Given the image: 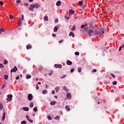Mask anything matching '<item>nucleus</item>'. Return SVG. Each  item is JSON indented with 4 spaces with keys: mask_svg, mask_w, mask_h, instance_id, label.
Returning a JSON list of instances; mask_svg holds the SVG:
<instances>
[{
    "mask_svg": "<svg viewBox=\"0 0 124 124\" xmlns=\"http://www.w3.org/2000/svg\"><path fill=\"white\" fill-rule=\"evenodd\" d=\"M30 2H32L33 1V0H29Z\"/></svg>",
    "mask_w": 124,
    "mask_h": 124,
    "instance_id": "obj_62",
    "label": "nucleus"
},
{
    "mask_svg": "<svg viewBox=\"0 0 124 124\" xmlns=\"http://www.w3.org/2000/svg\"><path fill=\"white\" fill-rule=\"evenodd\" d=\"M0 31H5V29H3L2 28H0Z\"/></svg>",
    "mask_w": 124,
    "mask_h": 124,
    "instance_id": "obj_33",
    "label": "nucleus"
},
{
    "mask_svg": "<svg viewBox=\"0 0 124 124\" xmlns=\"http://www.w3.org/2000/svg\"><path fill=\"white\" fill-rule=\"evenodd\" d=\"M62 42H63V40H60L59 42V43H62Z\"/></svg>",
    "mask_w": 124,
    "mask_h": 124,
    "instance_id": "obj_54",
    "label": "nucleus"
},
{
    "mask_svg": "<svg viewBox=\"0 0 124 124\" xmlns=\"http://www.w3.org/2000/svg\"><path fill=\"white\" fill-rule=\"evenodd\" d=\"M97 71V69H93L92 70V72H96Z\"/></svg>",
    "mask_w": 124,
    "mask_h": 124,
    "instance_id": "obj_34",
    "label": "nucleus"
},
{
    "mask_svg": "<svg viewBox=\"0 0 124 124\" xmlns=\"http://www.w3.org/2000/svg\"><path fill=\"white\" fill-rule=\"evenodd\" d=\"M7 62H7V61L4 60V64H6L7 63Z\"/></svg>",
    "mask_w": 124,
    "mask_h": 124,
    "instance_id": "obj_45",
    "label": "nucleus"
},
{
    "mask_svg": "<svg viewBox=\"0 0 124 124\" xmlns=\"http://www.w3.org/2000/svg\"><path fill=\"white\" fill-rule=\"evenodd\" d=\"M16 2L17 3H20L21 2V0H16Z\"/></svg>",
    "mask_w": 124,
    "mask_h": 124,
    "instance_id": "obj_44",
    "label": "nucleus"
},
{
    "mask_svg": "<svg viewBox=\"0 0 124 124\" xmlns=\"http://www.w3.org/2000/svg\"><path fill=\"white\" fill-rule=\"evenodd\" d=\"M69 13L71 15H73V14L75 13V11H73V10H70Z\"/></svg>",
    "mask_w": 124,
    "mask_h": 124,
    "instance_id": "obj_10",
    "label": "nucleus"
},
{
    "mask_svg": "<svg viewBox=\"0 0 124 124\" xmlns=\"http://www.w3.org/2000/svg\"><path fill=\"white\" fill-rule=\"evenodd\" d=\"M47 119H48V121L52 120V117H51V116H47Z\"/></svg>",
    "mask_w": 124,
    "mask_h": 124,
    "instance_id": "obj_30",
    "label": "nucleus"
},
{
    "mask_svg": "<svg viewBox=\"0 0 124 124\" xmlns=\"http://www.w3.org/2000/svg\"><path fill=\"white\" fill-rule=\"evenodd\" d=\"M67 98H68V99H71V94L70 93H67Z\"/></svg>",
    "mask_w": 124,
    "mask_h": 124,
    "instance_id": "obj_7",
    "label": "nucleus"
},
{
    "mask_svg": "<svg viewBox=\"0 0 124 124\" xmlns=\"http://www.w3.org/2000/svg\"><path fill=\"white\" fill-rule=\"evenodd\" d=\"M56 34H52V36L53 37H56Z\"/></svg>",
    "mask_w": 124,
    "mask_h": 124,
    "instance_id": "obj_59",
    "label": "nucleus"
},
{
    "mask_svg": "<svg viewBox=\"0 0 124 124\" xmlns=\"http://www.w3.org/2000/svg\"><path fill=\"white\" fill-rule=\"evenodd\" d=\"M65 109L66 111H70V108L67 106H66Z\"/></svg>",
    "mask_w": 124,
    "mask_h": 124,
    "instance_id": "obj_20",
    "label": "nucleus"
},
{
    "mask_svg": "<svg viewBox=\"0 0 124 124\" xmlns=\"http://www.w3.org/2000/svg\"><path fill=\"white\" fill-rule=\"evenodd\" d=\"M51 93L52 94H55V91L52 90Z\"/></svg>",
    "mask_w": 124,
    "mask_h": 124,
    "instance_id": "obj_57",
    "label": "nucleus"
},
{
    "mask_svg": "<svg viewBox=\"0 0 124 124\" xmlns=\"http://www.w3.org/2000/svg\"><path fill=\"white\" fill-rule=\"evenodd\" d=\"M33 110V111H34V112H37V107L34 108Z\"/></svg>",
    "mask_w": 124,
    "mask_h": 124,
    "instance_id": "obj_26",
    "label": "nucleus"
},
{
    "mask_svg": "<svg viewBox=\"0 0 124 124\" xmlns=\"http://www.w3.org/2000/svg\"><path fill=\"white\" fill-rule=\"evenodd\" d=\"M121 47H122V48H124V45H122Z\"/></svg>",
    "mask_w": 124,
    "mask_h": 124,
    "instance_id": "obj_63",
    "label": "nucleus"
},
{
    "mask_svg": "<svg viewBox=\"0 0 124 124\" xmlns=\"http://www.w3.org/2000/svg\"><path fill=\"white\" fill-rule=\"evenodd\" d=\"M4 67V66H3V65L2 64H0V67L1 68H2V67Z\"/></svg>",
    "mask_w": 124,
    "mask_h": 124,
    "instance_id": "obj_51",
    "label": "nucleus"
},
{
    "mask_svg": "<svg viewBox=\"0 0 124 124\" xmlns=\"http://www.w3.org/2000/svg\"><path fill=\"white\" fill-rule=\"evenodd\" d=\"M63 90H64V91H65V92H68V89H67V88H66V86H64L63 87Z\"/></svg>",
    "mask_w": 124,
    "mask_h": 124,
    "instance_id": "obj_15",
    "label": "nucleus"
},
{
    "mask_svg": "<svg viewBox=\"0 0 124 124\" xmlns=\"http://www.w3.org/2000/svg\"><path fill=\"white\" fill-rule=\"evenodd\" d=\"M4 79H5V80H7V79H8V76L6 75H4Z\"/></svg>",
    "mask_w": 124,
    "mask_h": 124,
    "instance_id": "obj_24",
    "label": "nucleus"
},
{
    "mask_svg": "<svg viewBox=\"0 0 124 124\" xmlns=\"http://www.w3.org/2000/svg\"><path fill=\"white\" fill-rule=\"evenodd\" d=\"M117 84V81H114L113 82V85H116Z\"/></svg>",
    "mask_w": 124,
    "mask_h": 124,
    "instance_id": "obj_47",
    "label": "nucleus"
},
{
    "mask_svg": "<svg viewBox=\"0 0 124 124\" xmlns=\"http://www.w3.org/2000/svg\"><path fill=\"white\" fill-rule=\"evenodd\" d=\"M3 107V106L2 105V104H0V110H2V108Z\"/></svg>",
    "mask_w": 124,
    "mask_h": 124,
    "instance_id": "obj_27",
    "label": "nucleus"
},
{
    "mask_svg": "<svg viewBox=\"0 0 124 124\" xmlns=\"http://www.w3.org/2000/svg\"><path fill=\"white\" fill-rule=\"evenodd\" d=\"M7 98L6 99V100L9 101V100H12V98L13 97V95L12 94H8L7 95Z\"/></svg>",
    "mask_w": 124,
    "mask_h": 124,
    "instance_id": "obj_2",
    "label": "nucleus"
},
{
    "mask_svg": "<svg viewBox=\"0 0 124 124\" xmlns=\"http://www.w3.org/2000/svg\"><path fill=\"white\" fill-rule=\"evenodd\" d=\"M86 25H82L81 26V28L83 29V28H85V27H86Z\"/></svg>",
    "mask_w": 124,
    "mask_h": 124,
    "instance_id": "obj_58",
    "label": "nucleus"
},
{
    "mask_svg": "<svg viewBox=\"0 0 124 124\" xmlns=\"http://www.w3.org/2000/svg\"><path fill=\"white\" fill-rule=\"evenodd\" d=\"M30 78H31V76L28 75L26 76V79H30Z\"/></svg>",
    "mask_w": 124,
    "mask_h": 124,
    "instance_id": "obj_22",
    "label": "nucleus"
},
{
    "mask_svg": "<svg viewBox=\"0 0 124 124\" xmlns=\"http://www.w3.org/2000/svg\"><path fill=\"white\" fill-rule=\"evenodd\" d=\"M23 109L24 110V111H26L27 112H28V111L30 110V108H29L28 107H24L23 108Z\"/></svg>",
    "mask_w": 124,
    "mask_h": 124,
    "instance_id": "obj_14",
    "label": "nucleus"
},
{
    "mask_svg": "<svg viewBox=\"0 0 124 124\" xmlns=\"http://www.w3.org/2000/svg\"><path fill=\"white\" fill-rule=\"evenodd\" d=\"M65 77H66V75L63 76L61 77V79H63V78H65Z\"/></svg>",
    "mask_w": 124,
    "mask_h": 124,
    "instance_id": "obj_40",
    "label": "nucleus"
},
{
    "mask_svg": "<svg viewBox=\"0 0 124 124\" xmlns=\"http://www.w3.org/2000/svg\"><path fill=\"white\" fill-rule=\"evenodd\" d=\"M26 119H27V120L29 121L30 120V116H29V115H26Z\"/></svg>",
    "mask_w": 124,
    "mask_h": 124,
    "instance_id": "obj_36",
    "label": "nucleus"
},
{
    "mask_svg": "<svg viewBox=\"0 0 124 124\" xmlns=\"http://www.w3.org/2000/svg\"><path fill=\"white\" fill-rule=\"evenodd\" d=\"M100 33H102L101 31H100V32H97L96 31V29H95L94 27H93V29L89 30L88 31V34L89 36H92L93 35H99V34H100Z\"/></svg>",
    "mask_w": 124,
    "mask_h": 124,
    "instance_id": "obj_1",
    "label": "nucleus"
},
{
    "mask_svg": "<svg viewBox=\"0 0 124 124\" xmlns=\"http://www.w3.org/2000/svg\"><path fill=\"white\" fill-rule=\"evenodd\" d=\"M32 98H33V97L32 96V94H29L28 95V99L31 101V100H32Z\"/></svg>",
    "mask_w": 124,
    "mask_h": 124,
    "instance_id": "obj_3",
    "label": "nucleus"
},
{
    "mask_svg": "<svg viewBox=\"0 0 124 124\" xmlns=\"http://www.w3.org/2000/svg\"><path fill=\"white\" fill-rule=\"evenodd\" d=\"M5 115H6V113L5 112H4L3 113V116L2 117V121H4L5 120Z\"/></svg>",
    "mask_w": 124,
    "mask_h": 124,
    "instance_id": "obj_11",
    "label": "nucleus"
},
{
    "mask_svg": "<svg viewBox=\"0 0 124 124\" xmlns=\"http://www.w3.org/2000/svg\"><path fill=\"white\" fill-rule=\"evenodd\" d=\"M24 20V15H21V21Z\"/></svg>",
    "mask_w": 124,
    "mask_h": 124,
    "instance_id": "obj_43",
    "label": "nucleus"
},
{
    "mask_svg": "<svg viewBox=\"0 0 124 124\" xmlns=\"http://www.w3.org/2000/svg\"><path fill=\"white\" fill-rule=\"evenodd\" d=\"M21 124H27V122H26L25 121H23L22 122H21Z\"/></svg>",
    "mask_w": 124,
    "mask_h": 124,
    "instance_id": "obj_31",
    "label": "nucleus"
},
{
    "mask_svg": "<svg viewBox=\"0 0 124 124\" xmlns=\"http://www.w3.org/2000/svg\"><path fill=\"white\" fill-rule=\"evenodd\" d=\"M110 75H111V76H112L113 78H115V77H116L115 75H113V74H110Z\"/></svg>",
    "mask_w": 124,
    "mask_h": 124,
    "instance_id": "obj_42",
    "label": "nucleus"
},
{
    "mask_svg": "<svg viewBox=\"0 0 124 124\" xmlns=\"http://www.w3.org/2000/svg\"><path fill=\"white\" fill-rule=\"evenodd\" d=\"M50 104V105H55V104H56V101H51Z\"/></svg>",
    "mask_w": 124,
    "mask_h": 124,
    "instance_id": "obj_19",
    "label": "nucleus"
},
{
    "mask_svg": "<svg viewBox=\"0 0 124 124\" xmlns=\"http://www.w3.org/2000/svg\"><path fill=\"white\" fill-rule=\"evenodd\" d=\"M54 66L55 67H56V68H62V64H54Z\"/></svg>",
    "mask_w": 124,
    "mask_h": 124,
    "instance_id": "obj_5",
    "label": "nucleus"
},
{
    "mask_svg": "<svg viewBox=\"0 0 124 124\" xmlns=\"http://www.w3.org/2000/svg\"><path fill=\"white\" fill-rule=\"evenodd\" d=\"M36 90H39V87H38V85H36Z\"/></svg>",
    "mask_w": 124,
    "mask_h": 124,
    "instance_id": "obj_49",
    "label": "nucleus"
},
{
    "mask_svg": "<svg viewBox=\"0 0 124 124\" xmlns=\"http://www.w3.org/2000/svg\"><path fill=\"white\" fill-rule=\"evenodd\" d=\"M75 54L76 55V56H79V53L78 52H75Z\"/></svg>",
    "mask_w": 124,
    "mask_h": 124,
    "instance_id": "obj_32",
    "label": "nucleus"
},
{
    "mask_svg": "<svg viewBox=\"0 0 124 124\" xmlns=\"http://www.w3.org/2000/svg\"><path fill=\"white\" fill-rule=\"evenodd\" d=\"M0 5H3V2L0 1Z\"/></svg>",
    "mask_w": 124,
    "mask_h": 124,
    "instance_id": "obj_48",
    "label": "nucleus"
},
{
    "mask_svg": "<svg viewBox=\"0 0 124 124\" xmlns=\"http://www.w3.org/2000/svg\"><path fill=\"white\" fill-rule=\"evenodd\" d=\"M55 120H60V116H57V117H55Z\"/></svg>",
    "mask_w": 124,
    "mask_h": 124,
    "instance_id": "obj_29",
    "label": "nucleus"
},
{
    "mask_svg": "<svg viewBox=\"0 0 124 124\" xmlns=\"http://www.w3.org/2000/svg\"><path fill=\"white\" fill-rule=\"evenodd\" d=\"M44 21H48V16H46L44 18Z\"/></svg>",
    "mask_w": 124,
    "mask_h": 124,
    "instance_id": "obj_23",
    "label": "nucleus"
},
{
    "mask_svg": "<svg viewBox=\"0 0 124 124\" xmlns=\"http://www.w3.org/2000/svg\"><path fill=\"white\" fill-rule=\"evenodd\" d=\"M72 36V37H74L75 35H74V33H73V32H70L69 33V36Z\"/></svg>",
    "mask_w": 124,
    "mask_h": 124,
    "instance_id": "obj_17",
    "label": "nucleus"
},
{
    "mask_svg": "<svg viewBox=\"0 0 124 124\" xmlns=\"http://www.w3.org/2000/svg\"><path fill=\"white\" fill-rule=\"evenodd\" d=\"M55 23H58V22H59V19L58 18L55 19Z\"/></svg>",
    "mask_w": 124,
    "mask_h": 124,
    "instance_id": "obj_46",
    "label": "nucleus"
},
{
    "mask_svg": "<svg viewBox=\"0 0 124 124\" xmlns=\"http://www.w3.org/2000/svg\"><path fill=\"white\" fill-rule=\"evenodd\" d=\"M66 62H67V65H72V62L69 60H67Z\"/></svg>",
    "mask_w": 124,
    "mask_h": 124,
    "instance_id": "obj_8",
    "label": "nucleus"
},
{
    "mask_svg": "<svg viewBox=\"0 0 124 124\" xmlns=\"http://www.w3.org/2000/svg\"><path fill=\"white\" fill-rule=\"evenodd\" d=\"M81 70H82V68H81V67L78 68V72H81Z\"/></svg>",
    "mask_w": 124,
    "mask_h": 124,
    "instance_id": "obj_35",
    "label": "nucleus"
},
{
    "mask_svg": "<svg viewBox=\"0 0 124 124\" xmlns=\"http://www.w3.org/2000/svg\"><path fill=\"white\" fill-rule=\"evenodd\" d=\"M62 3V2L61 1L59 0L56 3L57 6H60L61 4Z\"/></svg>",
    "mask_w": 124,
    "mask_h": 124,
    "instance_id": "obj_12",
    "label": "nucleus"
},
{
    "mask_svg": "<svg viewBox=\"0 0 124 124\" xmlns=\"http://www.w3.org/2000/svg\"><path fill=\"white\" fill-rule=\"evenodd\" d=\"M13 17H14L13 16H12L11 15L10 16V19H12L13 18Z\"/></svg>",
    "mask_w": 124,
    "mask_h": 124,
    "instance_id": "obj_56",
    "label": "nucleus"
},
{
    "mask_svg": "<svg viewBox=\"0 0 124 124\" xmlns=\"http://www.w3.org/2000/svg\"><path fill=\"white\" fill-rule=\"evenodd\" d=\"M119 52H121V51H122V46H120L119 48Z\"/></svg>",
    "mask_w": 124,
    "mask_h": 124,
    "instance_id": "obj_55",
    "label": "nucleus"
},
{
    "mask_svg": "<svg viewBox=\"0 0 124 124\" xmlns=\"http://www.w3.org/2000/svg\"><path fill=\"white\" fill-rule=\"evenodd\" d=\"M55 90L56 93H59V91H60V88H59V87H55Z\"/></svg>",
    "mask_w": 124,
    "mask_h": 124,
    "instance_id": "obj_16",
    "label": "nucleus"
},
{
    "mask_svg": "<svg viewBox=\"0 0 124 124\" xmlns=\"http://www.w3.org/2000/svg\"><path fill=\"white\" fill-rule=\"evenodd\" d=\"M5 87V84H3L1 89H4V88Z\"/></svg>",
    "mask_w": 124,
    "mask_h": 124,
    "instance_id": "obj_52",
    "label": "nucleus"
},
{
    "mask_svg": "<svg viewBox=\"0 0 124 124\" xmlns=\"http://www.w3.org/2000/svg\"><path fill=\"white\" fill-rule=\"evenodd\" d=\"M53 31L54 32H57V31H58V28H57V27H54Z\"/></svg>",
    "mask_w": 124,
    "mask_h": 124,
    "instance_id": "obj_21",
    "label": "nucleus"
},
{
    "mask_svg": "<svg viewBox=\"0 0 124 124\" xmlns=\"http://www.w3.org/2000/svg\"><path fill=\"white\" fill-rule=\"evenodd\" d=\"M54 97L56 98V99H58V96L57 95H55Z\"/></svg>",
    "mask_w": 124,
    "mask_h": 124,
    "instance_id": "obj_61",
    "label": "nucleus"
},
{
    "mask_svg": "<svg viewBox=\"0 0 124 124\" xmlns=\"http://www.w3.org/2000/svg\"><path fill=\"white\" fill-rule=\"evenodd\" d=\"M31 48H32V46H31V45H27L26 46V49L27 50H29V49H31Z\"/></svg>",
    "mask_w": 124,
    "mask_h": 124,
    "instance_id": "obj_9",
    "label": "nucleus"
},
{
    "mask_svg": "<svg viewBox=\"0 0 124 124\" xmlns=\"http://www.w3.org/2000/svg\"><path fill=\"white\" fill-rule=\"evenodd\" d=\"M83 30H84V31H88V28H86V27L84 28Z\"/></svg>",
    "mask_w": 124,
    "mask_h": 124,
    "instance_id": "obj_41",
    "label": "nucleus"
},
{
    "mask_svg": "<svg viewBox=\"0 0 124 124\" xmlns=\"http://www.w3.org/2000/svg\"><path fill=\"white\" fill-rule=\"evenodd\" d=\"M71 31H75V26H73L72 27Z\"/></svg>",
    "mask_w": 124,
    "mask_h": 124,
    "instance_id": "obj_28",
    "label": "nucleus"
},
{
    "mask_svg": "<svg viewBox=\"0 0 124 124\" xmlns=\"http://www.w3.org/2000/svg\"><path fill=\"white\" fill-rule=\"evenodd\" d=\"M21 25H22V21L21 20V18H20L18 23V27H21Z\"/></svg>",
    "mask_w": 124,
    "mask_h": 124,
    "instance_id": "obj_13",
    "label": "nucleus"
},
{
    "mask_svg": "<svg viewBox=\"0 0 124 124\" xmlns=\"http://www.w3.org/2000/svg\"><path fill=\"white\" fill-rule=\"evenodd\" d=\"M20 78V77L18 76L16 78V80H19V78Z\"/></svg>",
    "mask_w": 124,
    "mask_h": 124,
    "instance_id": "obj_50",
    "label": "nucleus"
},
{
    "mask_svg": "<svg viewBox=\"0 0 124 124\" xmlns=\"http://www.w3.org/2000/svg\"><path fill=\"white\" fill-rule=\"evenodd\" d=\"M82 4H83V1H79L78 2V5H79V6H81V5H82Z\"/></svg>",
    "mask_w": 124,
    "mask_h": 124,
    "instance_id": "obj_25",
    "label": "nucleus"
},
{
    "mask_svg": "<svg viewBox=\"0 0 124 124\" xmlns=\"http://www.w3.org/2000/svg\"><path fill=\"white\" fill-rule=\"evenodd\" d=\"M47 93V91L46 90H43L42 92L43 94H46V93Z\"/></svg>",
    "mask_w": 124,
    "mask_h": 124,
    "instance_id": "obj_18",
    "label": "nucleus"
},
{
    "mask_svg": "<svg viewBox=\"0 0 124 124\" xmlns=\"http://www.w3.org/2000/svg\"><path fill=\"white\" fill-rule=\"evenodd\" d=\"M49 76H51V75H52V73H49Z\"/></svg>",
    "mask_w": 124,
    "mask_h": 124,
    "instance_id": "obj_64",
    "label": "nucleus"
},
{
    "mask_svg": "<svg viewBox=\"0 0 124 124\" xmlns=\"http://www.w3.org/2000/svg\"><path fill=\"white\" fill-rule=\"evenodd\" d=\"M16 71H18V68L16 66H15L14 68L12 69L11 70V72H16Z\"/></svg>",
    "mask_w": 124,
    "mask_h": 124,
    "instance_id": "obj_4",
    "label": "nucleus"
},
{
    "mask_svg": "<svg viewBox=\"0 0 124 124\" xmlns=\"http://www.w3.org/2000/svg\"><path fill=\"white\" fill-rule=\"evenodd\" d=\"M34 6H35V8H38L39 6L37 4H35Z\"/></svg>",
    "mask_w": 124,
    "mask_h": 124,
    "instance_id": "obj_37",
    "label": "nucleus"
},
{
    "mask_svg": "<svg viewBox=\"0 0 124 124\" xmlns=\"http://www.w3.org/2000/svg\"><path fill=\"white\" fill-rule=\"evenodd\" d=\"M74 71V68H72L71 69V73H72V72H73Z\"/></svg>",
    "mask_w": 124,
    "mask_h": 124,
    "instance_id": "obj_53",
    "label": "nucleus"
},
{
    "mask_svg": "<svg viewBox=\"0 0 124 124\" xmlns=\"http://www.w3.org/2000/svg\"><path fill=\"white\" fill-rule=\"evenodd\" d=\"M29 122H30V123H31V124H32V123H33V121H32V120L31 119H29V120H28Z\"/></svg>",
    "mask_w": 124,
    "mask_h": 124,
    "instance_id": "obj_38",
    "label": "nucleus"
},
{
    "mask_svg": "<svg viewBox=\"0 0 124 124\" xmlns=\"http://www.w3.org/2000/svg\"><path fill=\"white\" fill-rule=\"evenodd\" d=\"M33 106V103L31 102L30 103V107H32Z\"/></svg>",
    "mask_w": 124,
    "mask_h": 124,
    "instance_id": "obj_39",
    "label": "nucleus"
},
{
    "mask_svg": "<svg viewBox=\"0 0 124 124\" xmlns=\"http://www.w3.org/2000/svg\"><path fill=\"white\" fill-rule=\"evenodd\" d=\"M37 85H41V82H38Z\"/></svg>",
    "mask_w": 124,
    "mask_h": 124,
    "instance_id": "obj_60",
    "label": "nucleus"
},
{
    "mask_svg": "<svg viewBox=\"0 0 124 124\" xmlns=\"http://www.w3.org/2000/svg\"><path fill=\"white\" fill-rule=\"evenodd\" d=\"M34 7L35 6L34 4H31L29 7V10H30V11H33L32 9H33Z\"/></svg>",
    "mask_w": 124,
    "mask_h": 124,
    "instance_id": "obj_6",
    "label": "nucleus"
}]
</instances>
